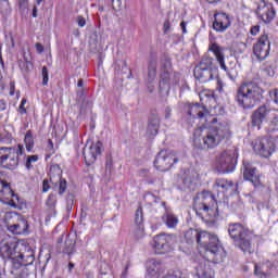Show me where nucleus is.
Masks as SVG:
<instances>
[{
  "mask_svg": "<svg viewBox=\"0 0 278 278\" xmlns=\"http://www.w3.org/2000/svg\"><path fill=\"white\" fill-rule=\"evenodd\" d=\"M160 121L156 119V124H152L150 123L148 126V134H150V136H157V129H159V124Z\"/></svg>",
  "mask_w": 278,
  "mask_h": 278,
  "instance_id": "72a5a7b5",
  "label": "nucleus"
},
{
  "mask_svg": "<svg viewBox=\"0 0 278 278\" xmlns=\"http://www.w3.org/2000/svg\"><path fill=\"white\" fill-rule=\"evenodd\" d=\"M188 114L191 118H200L206 125L199 127L193 132V144L202 151H212L225 140L231 138V126L225 119H218L210 116L207 109L201 104H190L188 106Z\"/></svg>",
  "mask_w": 278,
  "mask_h": 278,
  "instance_id": "f257e3e1",
  "label": "nucleus"
},
{
  "mask_svg": "<svg viewBox=\"0 0 278 278\" xmlns=\"http://www.w3.org/2000/svg\"><path fill=\"white\" fill-rule=\"evenodd\" d=\"M175 164V156L164 150H161L154 160V166L156 170L161 173H166L170 170Z\"/></svg>",
  "mask_w": 278,
  "mask_h": 278,
  "instance_id": "dca6fc26",
  "label": "nucleus"
},
{
  "mask_svg": "<svg viewBox=\"0 0 278 278\" xmlns=\"http://www.w3.org/2000/svg\"><path fill=\"white\" fill-rule=\"evenodd\" d=\"M195 275L198 278H214V269L204 261L195 267Z\"/></svg>",
  "mask_w": 278,
  "mask_h": 278,
  "instance_id": "393cba45",
  "label": "nucleus"
},
{
  "mask_svg": "<svg viewBox=\"0 0 278 278\" xmlns=\"http://www.w3.org/2000/svg\"><path fill=\"white\" fill-rule=\"evenodd\" d=\"M77 87L78 88H84V79H79L78 83H77Z\"/></svg>",
  "mask_w": 278,
  "mask_h": 278,
  "instance_id": "6e6d98bb",
  "label": "nucleus"
},
{
  "mask_svg": "<svg viewBox=\"0 0 278 278\" xmlns=\"http://www.w3.org/2000/svg\"><path fill=\"white\" fill-rule=\"evenodd\" d=\"M170 61H166L164 64V72L161 74V80L159 83L160 90H170Z\"/></svg>",
  "mask_w": 278,
  "mask_h": 278,
  "instance_id": "b1692460",
  "label": "nucleus"
},
{
  "mask_svg": "<svg viewBox=\"0 0 278 278\" xmlns=\"http://www.w3.org/2000/svg\"><path fill=\"white\" fill-rule=\"evenodd\" d=\"M264 90L257 83L248 81L243 83L237 90V102L244 110H251L255 108L262 99H264Z\"/></svg>",
  "mask_w": 278,
  "mask_h": 278,
  "instance_id": "20e7f679",
  "label": "nucleus"
},
{
  "mask_svg": "<svg viewBox=\"0 0 278 278\" xmlns=\"http://www.w3.org/2000/svg\"><path fill=\"white\" fill-rule=\"evenodd\" d=\"M253 53L260 62H264L270 55V39L268 34L264 33L253 46Z\"/></svg>",
  "mask_w": 278,
  "mask_h": 278,
  "instance_id": "4468645a",
  "label": "nucleus"
},
{
  "mask_svg": "<svg viewBox=\"0 0 278 278\" xmlns=\"http://www.w3.org/2000/svg\"><path fill=\"white\" fill-rule=\"evenodd\" d=\"M230 25H231V21L229 20L228 14L226 13L215 14V21L213 23V29H215V31H226Z\"/></svg>",
  "mask_w": 278,
  "mask_h": 278,
  "instance_id": "5701e85b",
  "label": "nucleus"
},
{
  "mask_svg": "<svg viewBox=\"0 0 278 278\" xmlns=\"http://www.w3.org/2000/svg\"><path fill=\"white\" fill-rule=\"evenodd\" d=\"M18 8L22 10V12H25V10H28L29 8V0H17Z\"/></svg>",
  "mask_w": 278,
  "mask_h": 278,
  "instance_id": "ea45409f",
  "label": "nucleus"
},
{
  "mask_svg": "<svg viewBox=\"0 0 278 278\" xmlns=\"http://www.w3.org/2000/svg\"><path fill=\"white\" fill-rule=\"evenodd\" d=\"M0 64L3 66V54H0Z\"/></svg>",
  "mask_w": 278,
  "mask_h": 278,
  "instance_id": "13d9d810",
  "label": "nucleus"
},
{
  "mask_svg": "<svg viewBox=\"0 0 278 278\" xmlns=\"http://www.w3.org/2000/svg\"><path fill=\"white\" fill-rule=\"evenodd\" d=\"M36 262V255L33 250L26 245V249L21 251L17 255V260H14L11 265V275L13 278H28L29 269L27 266H31Z\"/></svg>",
  "mask_w": 278,
  "mask_h": 278,
  "instance_id": "423d86ee",
  "label": "nucleus"
},
{
  "mask_svg": "<svg viewBox=\"0 0 278 278\" xmlns=\"http://www.w3.org/2000/svg\"><path fill=\"white\" fill-rule=\"evenodd\" d=\"M42 192H49V181L43 180Z\"/></svg>",
  "mask_w": 278,
  "mask_h": 278,
  "instance_id": "3c124183",
  "label": "nucleus"
},
{
  "mask_svg": "<svg viewBox=\"0 0 278 278\" xmlns=\"http://www.w3.org/2000/svg\"><path fill=\"white\" fill-rule=\"evenodd\" d=\"M35 49H36V51H37L38 53H45V46H42V43H40V42H37V43L35 45Z\"/></svg>",
  "mask_w": 278,
  "mask_h": 278,
  "instance_id": "c03bdc74",
  "label": "nucleus"
},
{
  "mask_svg": "<svg viewBox=\"0 0 278 278\" xmlns=\"http://www.w3.org/2000/svg\"><path fill=\"white\" fill-rule=\"evenodd\" d=\"M243 179H245V181H251L254 188L262 186L260 172H257V168L253 167V165L247 161H243Z\"/></svg>",
  "mask_w": 278,
  "mask_h": 278,
  "instance_id": "a211bd4d",
  "label": "nucleus"
},
{
  "mask_svg": "<svg viewBox=\"0 0 278 278\" xmlns=\"http://www.w3.org/2000/svg\"><path fill=\"white\" fill-rule=\"evenodd\" d=\"M27 244L25 241H9L0 247V256L2 260H18L21 251H25Z\"/></svg>",
  "mask_w": 278,
  "mask_h": 278,
  "instance_id": "9d476101",
  "label": "nucleus"
},
{
  "mask_svg": "<svg viewBox=\"0 0 278 278\" xmlns=\"http://www.w3.org/2000/svg\"><path fill=\"white\" fill-rule=\"evenodd\" d=\"M193 210L201 216L216 218L218 216V204L210 191H202L194 198Z\"/></svg>",
  "mask_w": 278,
  "mask_h": 278,
  "instance_id": "39448f33",
  "label": "nucleus"
},
{
  "mask_svg": "<svg viewBox=\"0 0 278 278\" xmlns=\"http://www.w3.org/2000/svg\"><path fill=\"white\" fill-rule=\"evenodd\" d=\"M164 273V266L162 265V262L150 258L147 262V275L150 278H160V276Z\"/></svg>",
  "mask_w": 278,
  "mask_h": 278,
  "instance_id": "412c9836",
  "label": "nucleus"
},
{
  "mask_svg": "<svg viewBox=\"0 0 278 278\" xmlns=\"http://www.w3.org/2000/svg\"><path fill=\"white\" fill-rule=\"evenodd\" d=\"M238 162V152L236 149H228L219 152L215 157L216 169L219 173H233Z\"/></svg>",
  "mask_w": 278,
  "mask_h": 278,
  "instance_id": "0eeeda50",
  "label": "nucleus"
},
{
  "mask_svg": "<svg viewBox=\"0 0 278 278\" xmlns=\"http://www.w3.org/2000/svg\"><path fill=\"white\" fill-rule=\"evenodd\" d=\"M256 14L263 23L268 25V23H273L275 16H277V4L263 2L258 5Z\"/></svg>",
  "mask_w": 278,
  "mask_h": 278,
  "instance_id": "f3484780",
  "label": "nucleus"
},
{
  "mask_svg": "<svg viewBox=\"0 0 278 278\" xmlns=\"http://www.w3.org/2000/svg\"><path fill=\"white\" fill-rule=\"evenodd\" d=\"M151 247L155 255H167V253H172L175 247V235L173 233L155 235L153 237Z\"/></svg>",
  "mask_w": 278,
  "mask_h": 278,
  "instance_id": "6e6552de",
  "label": "nucleus"
},
{
  "mask_svg": "<svg viewBox=\"0 0 278 278\" xmlns=\"http://www.w3.org/2000/svg\"><path fill=\"white\" fill-rule=\"evenodd\" d=\"M102 151H103V143L101 141L91 143V147L86 146L83 149V157L85 160L86 166H92V164L97 162V157L101 155Z\"/></svg>",
  "mask_w": 278,
  "mask_h": 278,
  "instance_id": "2eb2a0df",
  "label": "nucleus"
},
{
  "mask_svg": "<svg viewBox=\"0 0 278 278\" xmlns=\"http://www.w3.org/2000/svg\"><path fill=\"white\" fill-rule=\"evenodd\" d=\"M182 184L189 188V190H197V187L201 185V177L194 169H187L182 174Z\"/></svg>",
  "mask_w": 278,
  "mask_h": 278,
  "instance_id": "aec40b11",
  "label": "nucleus"
},
{
  "mask_svg": "<svg viewBox=\"0 0 278 278\" xmlns=\"http://www.w3.org/2000/svg\"><path fill=\"white\" fill-rule=\"evenodd\" d=\"M217 90L218 92H223V80L220 78H217Z\"/></svg>",
  "mask_w": 278,
  "mask_h": 278,
  "instance_id": "603ef678",
  "label": "nucleus"
},
{
  "mask_svg": "<svg viewBox=\"0 0 278 278\" xmlns=\"http://www.w3.org/2000/svg\"><path fill=\"white\" fill-rule=\"evenodd\" d=\"M208 51H212V53H214L220 68L225 71V73H227L229 79H231V81H236L238 77V71L233 67L229 68L225 64V48L218 46L217 43H212L208 47Z\"/></svg>",
  "mask_w": 278,
  "mask_h": 278,
  "instance_id": "9b49d317",
  "label": "nucleus"
},
{
  "mask_svg": "<svg viewBox=\"0 0 278 278\" xmlns=\"http://www.w3.org/2000/svg\"><path fill=\"white\" fill-rule=\"evenodd\" d=\"M214 64V59L210 56H203L200 64L197 65L193 70V75L195 79H199L202 84H207V81H212L214 77H218L216 71L212 68Z\"/></svg>",
  "mask_w": 278,
  "mask_h": 278,
  "instance_id": "1a4fd4ad",
  "label": "nucleus"
},
{
  "mask_svg": "<svg viewBox=\"0 0 278 278\" xmlns=\"http://www.w3.org/2000/svg\"><path fill=\"white\" fill-rule=\"evenodd\" d=\"M143 201H146V203H147L148 205H153V203H156V202H157V197H155V194L149 192V193H146V194H144Z\"/></svg>",
  "mask_w": 278,
  "mask_h": 278,
  "instance_id": "473e14b6",
  "label": "nucleus"
},
{
  "mask_svg": "<svg viewBox=\"0 0 278 278\" xmlns=\"http://www.w3.org/2000/svg\"><path fill=\"white\" fill-rule=\"evenodd\" d=\"M41 75H42V86H48L49 85V70L47 68V66L42 67Z\"/></svg>",
  "mask_w": 278,
  "mask_h": 278,
  "instance_id": "f704fd0d",
  "label": "nucleus"
},
{
  "mask_svg": "<svg viewBox=\"0 0 278 278\" xmlns=\"http://www.w3.org/2000/svg\"><path fill=\"white\" fill-rule=\"evenodd\" d=\"M135 225L139 227V231H144V213L142 211V205L138 206L135 213Z\"/></svg>",
  "mask_w": 278,
  "mask_h": 278,
  "instance_id": "c756f323",
  "label": "nucleus"
},
{
  "mask_svg": "<svg viewBox=\"0 0 278 278\" xmlns=\"http://www.w3.org/2000/svg\"><path fill=\"white\" fill-rule=\"evenodd\" d=\"M165 225H167V227L173 228L175 227V215H166L165 217Z\"/></svg>",
  "mask_w": 278,
  "mask_h": 278,
  "instance_id": "58836bf2",
  "label": "nucleus"
},
{
  "mask_svg": "<svg viewBox=\"0 0 278 278\" xmlns=\"http://www.w3.org/2000/svg\"><path fill=\"white\" fill-rule=\"evenodd\" d=\"M270 97H271L274 103H276L278 105V89H275L274 91H271Z\"/></svg>",
  "mask_w": 278,
  "mask_h": 278,
  "instance_id": "37998d69",
  "label": "nucleus"
},
{
  "mask_svg": "<svg viewBox=\"0 0 278 278\" xmlns=\"http://www.w3.org/2000/svg\"><path fill=\"white\" fill-rule=\"evenodd\" d=\"M175 225H177V218L175 219Z\"/></svg>",
  "mask_w": 278,
  "mask_h": 278,
  "instance_id": "69168bd1",
  "label": "nucleus"
},
{
  "mask_svg": "<svg viewBox=\"0 0 278 278\" xmlns=\"http://www.w3.org/2000/svg\"><path fill=\"white\" fill-rule=\"evenodd\" d=\"M270 263L267 264H261V265H255L254 267V275H256V277L260 278H266V277H270Z\"/></svg>",
  "mask_w": 278,
  "mask_h": 278,
  "instance_id": "cd10ccee",
  "label": "nucleus"
},
{
  "mask_svg": "<svg viewBox=\"0 0 278 278\" xmlns=\"http://www.w3.org/2000/svg\"><path fill=\"white\" fill-rule=\"evenodd\" d=\"M2 1H4V3H10V0H2Z\"/></svg>",
  "mask_w": 278,
  "mask_h": 278,
  "instance_id": "e2e57ef3",
  "label": "nucleus"
},
{
  "mask_svg": "<svg viewBox=\"0 0 278 278\" xmlns=\"http://www.w3.org/2000/svg\"><path fill=\"white\" fill-rule=\"evenodd\" d=\"M59 193L64 194V192H66V180L59 176Z\"/></svg>",
  "mask_w": 278,
  "mask_h": 278,
  "instance_id": "4c0bfd02",
  "label": "nucleus"
},
{
  "mask_svg": "<svg viewBox=\"0 0 278 278\" xmlns=\"http://www.w3.org/2000/svg\"><path fill=\"white\" fill-rule=\"evenodd\" d=\"M52 155H55V147L53 144V140L49 139L47 148H46L45 161L49 162V160H51Z\"/></svg>",
  "mask_w": 278,
  "mask_h": 278,
  "instance_id": "2f4dec72",
  "label": "nucleus"
},
{
  "mask_svg": "<svg viewBox=\"0 0 278 278\" xmlns=\"http://www.w3.org/2000/svg\"><path fill=\"white\" fill-rule=\"evenodd\" d=\"M186 25H187V23L185 22V21H182L181 23H180V28H181V30H182V34H187V29H186Z\"/></svg>",
  "mask_w": 278,
  "mask_h": 278,
  "instance_id": "864d4df0",
  "label": "nucleus"
},
{
  "mask_svg": "<svg viewBox=\"0 0 278 278\" xmlns=\"http://www.w3.org/2000/svg\"><path fill=\"white\" fill-rule=\"evenodd\" d=\"M18 201V194L14 193L10 184L0 179V203L16 210Z\"/></svg>",
  "mask_w": 278,
  "mask_h": 278,
  "instance_id": "f8f14e48",
  "label": "nucleus"
},
{
  "mask_svg": "<svg viewBox=\"0 0 278 278\" xmlns=\"http://www.w3.org/2000/svg\"><path fill=\"white\" fill-rule=\"evenodd\" d=\"M8 110V103H5V100H0V112H5Z\"/></svg>",
  "mask_w": 278,
  "mask_h": 278,
  "instance_id": "09e8293b",
  "label": "nucleus"
},
{
  "mask_svg": "<svg viewBox=\"0 0 278 278\" xmlns=\"http://www.w3.org/2000/svg\"><path fill=\"white\" fill-rule=\"evenodd\" d=\"M239 249L241 251H243L244 253H249V255H251V253H254V249H253V243H251V232L249 235V237H243V239H239Z\"/></svg>",
  "mask_w": 278,
  "mask_h": 278,
  "instance_id": "bb28decb",
  "label": "nucleus"
},
{
  "mask_svg": "<svg viewBox=\"0 0 278 278\" xmlns=\"http://www.w3.org/2000/svg\"><path fill=\"white\" fill-rule=\"evenodd\" d=\"M26 64H27V66H34L33 64H31V62H26Z\"/></svg>",
  "mask_w": 278,
  "mask_h": 278,
  "instance_id": "052dcab7",
  "label": "nucleus"
},
{
  "mask_svg": "<svg viewBox=\"0 0 278 278\" xmlns=\"http://www.w3.org/2000/svg\"><path fill=\"white\" fill-rule=\"evenodd\" d=\"M56 205L58 195L54 193H50L46 200L47 212L50 214V216H55V214H58V212L55 211Z\"/></svg>",
  "mask_w": 278,
  "mask_h": 278,
  "instance_id": "a878e982",
  "label": "nucleus"
},
{
  "mask_svg": "<svg viewBox=\"0 0 278 278\" xmlns=\"http://www.w3.org/2000/svg\"><path fill=\"white\" fill-rule=\"evenodd\" d=\"M215 186L216 188H220L223 192H227V190H233V181L227 179H217Z\"/></svg>",
  "mask_w": 278,
  "mask_h": 278,
  "instance_id": "7c9ffc66",
  "label": "nucleus"
},
{
  "mask_svg": "<svg viewBox=\"0 0 278 278\" xmlns=\"http://www.w3.org/2000/svg\"><path fill=\"white\" fill-rule=\"evenodd\" d=\"M22 157H24V166L26 170H31L34 168V164H36L40 160V155L38 154L27 155L26 152H25V155H22Z\"/></svg>",
  "mask_w": 278,
  "mask_h": 278,
  "instance_id": "c85d7f7f",
  "label": "nucleus"
},
{
  "mask_svg": "<svg viewBox=\"0 0 278 278\" xmlns=\"http://www.w3.org/2000/svg\"><path fill=\"white\" fill-rule=\"evenodd\" d=\"M185 240L187 244H194L197 242L203 260L206 262H212L213 264H218L227 257V252L223 244H220V239L218 235L200 231L197 229H189L185 232Z\"/></svg>",
  "mask_w": 278,
  "mask_h": 278,
  "instance_id": "f03ea898",
  "label": "nucleus"
},
{
  "mask_svg": "<svg viewBox=\"0 0 278 278\" xmlns=\"http://www.w3.org/2000/svg\"><path fill=\"white\" fill-rule=\"evenodd\" d=\"M27 104V98H23L21 101L20 106L17 108V112L23 116L27 114V109H25V105Z\"/></svg>",
  "mask_w": 278,
  "mask_h": 278,
  "instance_id": "e433bc0d",
  "label": "nucleus"
},
{
  "mask_svg": "<svg viewBox=\"0 0 278 278\" xmlns=\"http://www.w3.org/2000/svg\"><path fill=\"white\" fill-rule=\"evenodd\" d=\"M156 71L154 67H150L148 71V77L150 81H153L155 79Z\"/></svg>",
  "mask_w": 278,
  "mask_h": 278,
  "instance_id": "a19ab883",
  "label": "nucleus"
},
{
  "mask_svg": "<svg viewBox=\"0 0 278 278\" xmlns=\"http://www.w3.org/2000/svg\"><path fill=\"white\" fill-rule=\"evenodd\" d=\"M250 34L252 36H257L260 34V26L256 25V26H253L251 29H250Z\"/></svg>",
  "mask_w": 278,
  "mask_h": 278,
  "instance_id": "a18cd8bd",
  "label": "nucleus"
},
{
  "mask_svg": "<svg viewBox=\"0 0 278 278\" xmlns=\"http://www.w3.org/2000/svg\"><path fill=\"white\" fill-rule=\"evenodd\" d=\"M42 1H45V0H37L36 1L37 5H40V3H42Z\"/></svg>",
  "mask_w": 278,
  "mask_h": 278,
  "instance_id": "bf43d9fd",
  "label": "nucleus"
},
{
  "mask_svg": "<svg viewBox=\"0 0 278 278\" xmlns=\"http://www.w3.org/2000/svg\"><path fill=\"white\" fill-rule=\"evenodd\" d=\"M3 275H5V263L0 261V278H2Z\"/></svg>",
  "mask_w": 278,
  "mask_h": 278,
  "instance_id": "8fccbe9b",
  "label": "nucleus"
},
{
  "mask_svg": "<svg viewBox=\"0 0 278 278\" xmlns=\"http://www.w3.org/2000/svg\"><path fill=\"white\" fill-rule=\"evenodd\" d=\"M68 268H70V273H71L73 270V268H75V264L68 263Z\"/></svg>",
  "mask_w": 278,
  "mask_h": 278,
  "instance_id": "4d7b16f0",
  "label": "nucleus"
},
{
  "mask_svg": "<svg viewBox=\"0 0 278 278\" xmlns=\"http://www.w3.org/2000/svg\"><path fill=\"white\" fill-rule=\"evenodd\" d=\"M228 233L235 242H238V240H244V238H249L251 231H249V228L242 226V224H230L228 226Z\"/></svg>",
  "mask_w": 278,
  "mask_h": 278,
  "instance_id": "6ab92c4d",
  "label": "nucleus"
},
{
  "mask_svg": "<svg viewBox=\"0 0 278 278\" xmlns=\"http://www.w3.org/2000/svg\"><path fill=\"white\" fill-rule=\"evenodd\" d=\"M2 49H3V47L1 46V43H0V54H2Z\"/></svg>",
  "mask_w": 278,
  "mask_h": 278,
  "instance_id": "680f3d73",
  "label": "nucleus"
},
{
  "mask_svg": "<svg viewBox=\"0 0 278 278\" xmlns=\"http://www.w3.org/2000/svg\"><path fill=\"white\" fill-rule=\"evenodd\" d=\"M38 17V7H34L33 8V18H37Z\"/></svg>",
  "mask_w": 278,
  "mask_h": 278,
  "instance_id": "5fc2aeb1",
  "label": "nucleus"
},
{
  "mask_svg": "<svg viewBox=\"0 0 278 278\" xmlns=\"http://www.w3.org/2000/svg\"><path fill=\"white\" fill-rule=\"evenodd\" d=\"M16 92V85L14 83L10 84V97H14V93Z\"/></svg>",
  "mask_w": 278,
  "mask_h": 278,
  "instance_id": "de8ad7c7",
  "label": "nucleus"
},
{
  "mask_svg": "<svg viewBox=\"0 0 278 278\" xmlns=\"http://www.w3.org/2000/svg\"><path fill=\"white\" fill-rule=\"evenodd\" d=\"M200 99H203V96H202V94H200Z\"/></svg>",
  "mask_w": 278,
  "mask_h": 278,
  "instance_id": "0e129e2a",
  "label": "nucleus"
},
{
  "mask_svg": "<svg viewBox=\"0 0 278 278\" xmlns=\"http://www.w3.org/2000/svg\"><path fill=\"white\" fill-rule=\"evenodd\" d=\"M252 149L261 157H270L275 153V142L269 138H257L252 142Z\"/></svg>",
  "mask_w": 278,
  "mask_h": 278,
  "instance_id": "ddd939ff",
  "label": "nucleus"
},
{
  "mask_svg": "<svg viewBox=\"0 0 278 278\" xmlns=\"http://www.w3.org/2000/svg\"><path fill=\"white\" fill-rule=\"evenodd\" d=\"M163 31L164 34H168V31H170V22L168 20H166L163 24Z\"/></svg>",
  "mask_w": 278,
  "mask_h": 278,
  "instance_id": "79ce46f5",
  "label": "nucleus"
},
{
  "mask_svg": "<svg viewBox=\"0 0 278 278\" xmlns=\"http://www.w3.org/2000/svg\"><path fill=\"white\" fill-rule=\"evenodd\" d=\"M14 138L12 137V134L8 132L5 136L0 135V142L3 144H12V141Z\"/></svg>",
  "mask_w": 278,
  "mask_h": 278,
  "instance_id": "c9c22d12",
  "label": "nucleus"
},
{
  "mask_svg": "<svg viewBox=\"0 0 278 278\" xmlns=\"http://www.w3.org/2000/svg\"><path fill=\"white\" fill-rule=\"evenodd\" d=\"M36 141L34 132L27 130L24 136V144L18 143L15 147H0V168L4 170H16L21 164V157L27 153H34Z\"/></svg>",
  "mask_w": 278,
  "mask_h": 278,
  "instance_id": "7ed1b4c3",
  "label": "nucleus"
},
{
  "mask_svg": "<svg viewBox=\"0 0 278 278\" xmlns=\"http://www.w3.org/2000/svg\"><path fill=\"white\" fill-rule=\"evenodd\" d=\"M8 229L14 236H25V233H29V222L25 218H18L15 224L9 225Z\"/></svg>",
  "mask_w": 278,
  "mask_h": 278,
  "instance_id": "4be33fe9",
  "label": "nucleus"
},
{
  "mask_svg": "<svg viewBox=\"0 0 278 278\" xmlns=\"http://www.w3.org/2000/svg\"><path fill=\"white\" fill-rule=\"evenodd\" d=\"M77 23L80 27H86V18H84V16L79 15L77 17Z\"/></svg>",
  "mask_w": 278,
  "mask_h": 278,
  "instance_id": "49530a36",
  "label": "nucleus"
}]
</instances>
